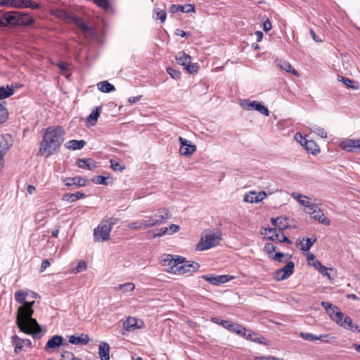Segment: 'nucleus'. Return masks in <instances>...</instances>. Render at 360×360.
Returning a JSON list of instances; mask_svg holds the SVG:
<instances>
[{"mask_svg": "<svg viewBox=\"0 0 360 360\" xmlns=\"http://www.w3.org/2000/svg\"><path fill=\"white\" fill-rule=\"evenodd\" d=\"M15 301L21 305L18 307L16 314L15 323L20 332L31 335L34 339H39L43 335L41 327L32 317L34 301L27 302V292L18 290L15 292Z\"/></svg>", "mask_w": 360, "mask_h": 360, "instance_id": "f257e3e1", "label": "nucleus"}, {"mask_svg": "<svg viewBox=\"0 0 360 360\" xmlns=\"http://www.w3.org/2000/svg\"><path fill=\"white\" fill-rule=\"evenodd\" d=\"M65 131L60 126H50L45 129L39 146V153L48 158L58 153L65 139Z\"/></svg>", "mask_w": 360, "mask_h": 360, "instance_id": "f03ea898", "label": "nucleus"}, {"mask_svg": "<svg viewBox=\"0 0 360 360\" xmlns=\"http://www.w3.org/2000/svg\"><path fill=\"white\" fill-rule=\"evenodd\" d=\"M0 18V27L8 26L28 27L34 22V18L27 13L17 11H3Z\"/></svg>", "mask_w": 360, "mask_h": 360, "instance_id": "7ed1b4c3", "label": "nucleus"}, {"mask_svg": "<svg viewBox=\"0 0 360 360\" xmlns=\"http://www.w3.org/2000/svg\"><path fill=\"white\" fill-rule=\"evenodd\" d=\"M171 218V214L169 211L166 208H160L158 210V212L146 219L147 224L148 228L153 227L155 226L161 225L166 223Z\"/></svg>", "mask_w": 360, "mask_h": 360, "instance_id": "20e7f679", "label": "nucleus"}, {"mask_svg": "<svg viewBox=\"0 0 360 360\" xmlns=\"http://www.w3.org/2000/svg\"><path fill=\"white\" fill-rule=\"evenodd\" d=\"M185 257L176 256L169 254H165L161 259V263L163 266L167 267L166 271L169 273L177 274L179 264L184 263Z\"/></svg>", "mask_w": 360, "mask_h": 360, "instance_id": "39448f33", "label": "nucleus"}, {"mask_svg": "<svg viewBox=\"0 0 360 360\" xmlns=\"http://www.w3.org/2000/svg\"><path fill=\"white\" fill-rule=\"evenodd\" d=\"M221 240L219 233L206 234L202 236L200 241L196 245V250H205L217 246Z\"/></svg>", "mask_w": 360, "mask_h": 360, "instance_id": "423d86ee", "label": "nucleus"}, {"mask_svg": "<svg viewBox=\"0 0 360 360\" xmlns=\"http://www.w3.org/2000/svg\"><path fill=\"white\" fill-rule=\"evenodd\" d=\"M110 226L101 221L94 230V237L96 242H104L110 239Z\"/></svg>", "mask_w": 360, "mask_h": 360, "instance_id": "0eeeda50", "label": "nucleus"}, {"mask_svg": "<svg viewBox=\"0 0 360 360\" xmlns=\"http://www.w3.org/2000/svg\"><path fill=\"white\" fill-rule=\"evenodd\" d=\"M321 305L325 309L329 317L336 323H339L341 318L344 317V314L340 308L330 302L322 301Z\"/></svg>", "mask_w": 360, "mask_h": 360, "instance_id": "6e6552de", "label": "nucleus"}, {"mask_svg": "<svg viewBox=\"0 0 360 360\" xmlns=\"http://www.w3.org/2000/svg\"><path fill=\"white\" fill-rule=\"evenodd\" d=\"M264 231H268L271 234L266 238L269 240L279 243H286L288 244H291L292 243L287 236L283 234V231H281V234H279V231L277 230L276 228H265Z\"/></svg>", "mask_w": 360, "mask_h": 360, "instance_id": "1a4fd4ad", "label": "nucleus"}, {"mask_svg": "<svg viewBox=\"0 0 360 360\" xmlns=\"http://www.w3.org/2000/svg\"><path fill=\"white\" fill-rule=\"evenodd\" d=\"M179 141L181 143L179 153L181 155L188 157L192 155L196 150V146L195 144H192L187 139L179 136Z\"/></svg>", "mask_w": 360, "mask_h": 360, "instance_id": "9d476101", "label": "nucleus"}, {"mask_svg": "<svg viewBox=\"0 0 360 360\" xmlns=\"http://www.w3.org/2000/svg\"><path fill=\"white\" fill-rule=\"evenodd\" d=\"M70 23L75 24L77 27H79L84 33L86 34L91 38L94 37L95 33L92 28H91L82 18L74 15L71 18Z\"/></svg>", "mask_w": 360, "mask_h": 360, "instance_id": "9b49d317", "label": "nucleus"}, {"mask_svg": "<svg viewBox=\"0 0 360 360\" xmlns=\"http://www.w3.org/2000/svg\"><path fill=\"white\" fill-rule=\"evenodd\" d=\"M295 264L290 261L281 269L276 270V278L277 281H283L289 278L294 271Z\"/></svg>", "mask_w": 360, "mask_h": 360, "instance_id": "f8f14e48", "label": "nucleus"}, {"mask_svg": "<svg viewBox=\"0 0 360 360\" xmlns=\"http://www.w3.org/2000/svg\"><path fill=\"white\" fill-rule=\"evenodd\" d=\"M200 268V264L193 261L184 260V263L179 264L177 274H184L197 271Z\"/></svg>", "mask_w": 360, "mask_h": 360, "instance_id": "ddd939ff", "label": "nucleus"}, {"mask_svg": "<svg viewBox=\"0 0 360 360\" xmlns=\"http://www.w3.org/2000/svg\"><path fill=\"white\" fill-rule=\"evenodd\" d=\"M340 147L350 153H360V139H346L341 142Z\"/></svg>", "mask_w": 360, "mask_h": 360, "instance_id": "4468645a", "label": "nucleus"}, {"mask_svg": "<svg viewBox=\"0 0 360 360\" xmlns=\"http://www.w3.org/2000/svg\"><path fill=\"white\" fill-rule=\"evenodd\" d=\"M220 323L224 328L229 330L231 332L235 333L238 335H245V332L246 331L245 328L237 323H233L231 321L226 320L221 321Z\"/></svg>", "mask_w": 360, "mask_h": 360, "instance_id": "2eb2a0df", "label": "nucleus"}, {"mask_svg": "<svg viewBox=\"0 0 360 360\" xmlns=\"http://www.w3.org/2000/svg\"><path fill=\"white\" fill-rule=\"evenodd\" d=\"M201 278L214 285L225 283L230 280L228 275L206 274L202 275Z\"/></svg>", "mask_w": 360, "mask_h": 360, "instance_id": "dca6fc26", "label": "nucleus"}, {"mask_svg": "<svg viewBox=\"0 0 360 360\" xmlns=\"http://www.w3.org/2000/svg\"><path fill=\"white\" fill-rule=\"evenodd\" d=\"M88 179L82 176L66 177L63 179L64 184L69 188L85 186Z\"/></svg>", "mask_w": 360, "mask_h": 360, "instance_id": "f3484780", "label": "nucleus"}, {"mask_svg": "<svg viewBox=\"0 0 360 360\" xmlns=\"http://www.w3.org/2000/svg\"><path fill=\"white\" fill-rule=\"evenodd\" d=\"M340 327L345 328V330H350L352 332H357L360 333L359 327L352 322V319L344 314V317L341 318L339 323H337Z\"/></svg>", "mask_w": 360, "mask_h": 360, "instance_id": "a211bd4d", "label": "nucleus"}, {"mask_svg": "<svg viewBox=\"0 0 360 360\" xmlns=\"http://www.w3.org/2000/svg\"><path fill=\"white\" fill-rule=\"evenodd\" d=\"M266 197L264 191L257 193L255 191L250 192L248 194L244 195L243 200L247 202L253 203L261 202Z\"/></svg>", "mask_w": 360, "mask_h": 360, "instance_id": "6ab92c4d", "label": "nucleus"}, {"mask_svg": "<svg viewBox=\"0 0 360 360\" xmlns=\"http://www.w3.org/2000/svg\"><path fill=\"white\" fill-rule=\"evenodd\" d=\"M245 109L248 110H257L265 116H269V115L268 108L257 101L248 103L247 105L245 106Z\"/></svg>", "mask_w": 360, "mask_h": 360, "instance_id": "aec40b11", "label": "nucleus"}, {"mask_svg": "<svg viewBox=\"0 0 360 360\" xmlns=\"http://www.w3.org/2000/svg\"><path fill=\"white\" fill-rule=\"evenodd\" d=\"M13 139L10 134L0 135V153L5 155L6 152L13 146Z\"/></svg>", "mask_w": 360, "mask_h": 360, "instance_id": "412c9836", "label": "nucleus"}, {"mask_svg": "<svg viewBox=\"0 0 360 360\" xmlns=\"http://www.w3.org/2000/svg\"><path fill=\"white\" fill-rule=\"evenodd\" d=\"M195 11V6L192 4H187L184 6L172 4L169 9V12L173 14L177 12L188 13H194Z\"/></svg>", "mask_w": 360, "mask_h": 360, "instance_id": "4be33fe9", "label": "nucleus"}, {"mask_svg": "<svg viewBox=\"0 0 360 360\" xmlns=\"http://www.w3.org/2000/svg\"><path fill=\"white\" fill-rule=\"evenodd\" d=\"M15 8H31L32 10L39 9L41 6L39 4L32 1V0H15Z\"/></svg>", "mask_w": 360, "mask_h": 360, "instance_id": "5701e85b", "label": "nucleus"}, {"mask_svg": "<svg viewBox=\"0 0 360 360\" xmlns=\"http://www.w3.org/2000/svg\"><path fill=\"white\" fill-rule=\"evenodd\" d=\"M299 137L304 139L303 146L309 153L315 155L320 151L319 146L314 141L307 140L302 134H300Z\"/></svg>", "mask_w": 360, "mask_h": 360, "instance_id": "b1692460", "label": "nucleus"}, {"mask_svg": "<svg viewBox=\"0 0 360 360\" xmlns=\"http://www.w3.org/2000/svg\"><path fill=\"white\" fill-rule=\"evenodd\" d=\"M63 338L61 335H56L48 340L45 345L44 349L48 351L50 349L57 348L63 344Z\"/></svg>", "mask_w": 360, "mask_h": 360, "instance_id": "393cba45", "label": "nucleus"}, {"mask_svg": "<svg viewBox=\"0 0 360 360\" xmlns=\"http://www.w3.org/2000/svg\"><path fill=\"white\" fill-rule=\"evenodd\" d=\"M271 222L274 228H276L279 231H282L288 227V219L286 217H279L277 218H271Z\"/></svg>", "mask_w": 360, "mask_h": 360, "instance_id": "a878e982", "label": "nucleus"}, {"mask_svg": "<svg viewBox=\"0 0 360 360\" xmlns=\"http://www.w3.org/2000/svg\"><path fill=\"white\" fill-rule=\"evenodd\" d=\"M310 215L312 217L313 219L315 220H318L319 223L329 226L330 224V219L326 217L322 210L319 208H318L316 210L311 212Z\"/></svg>", "mask_w": 360, "mask_h": 360, "instance_id": "bb28decb", "label": "nucleus"}, {"mask_svg": "<svg viewBox=\"0 0 360 360\" xmlns=\"http://www.w3.org/2000/svg\"><path fill=\"white\" fill-rule=\"evenodd\" d=\"M110 345L106 342H101L98 345V354L101 360H110Z\"/></svg>", "mask_w": 360, "mask_h": 360, "instance_id": "cd10ccee", "label": "nucleus"}, {"mask_svg": "<svg viewBox=\"0 0 360 360\" xmlns=\"http://www.w3.org/2000/svg\"><path fill=\"white\" fill-rule=\"evenodd\" d=\"M77 166L79 168L82 169H86L88 170H93L94 169L96 168V162L91 159H77Z\"/></svg>", "mask_w": 360, "mask_h": 360, "instance_id": "c85d7f7f", "label": "nucleus"}, {"mask_svg": "<svg viewBox=\"0 0 360 360\" xmlns=\"http://www.w3.org/2000/svg\"><path fill=\"white\" fill-rule=\"evenodd\" d=\"M89 341L90 338L87 334H82L81 336L74 335L69 336V342L72 345H86Z\"/></svg>", "mask_w": 360, "mask_h": 360, "instance_id": "c756f323", "label": "nucleus"}, {"mask_svg": "<svg viewBox=\"0 0 360 360\" xmlns=\"http://www.w3.org/2000/svg\"><path fill=\"white\" fill-rule=\"evenodd\" d=\"M102 111L101 106L96 107L91 114L86 117V123L90 126H94L98 120V118Z\"/></svg>", "mask_w": 360, "mask_h": 360, "instance_id": "7c9ffc66", "label": "nucleus"}, {"mask_svg": "<svg viewBox=\"0 0 360 360\" xmlns=\"http://www.w3.org/2000/svg\"><path fill=\"white\" fill-rule=\"evenodd\" d=\"M86 197V195L83 192H76L74 193H65L62 196V200L64 201H67L68 202H73L77 200L84 198Z\"/></svg>", "mask_w": 360, "mask_h": 360, "instance_id": "2f4dec72", "label": "nucleus"}, {"mask_svg": "<svg viewBox=\"0 0 360 360\" xmlns=\"http://www.w3.org/2000/svg\"><path fill=\"white\" fill-rule=\"evenodd\" d=\"M86 145L84 140H70L65 143V146L67 148L75 150H80Z\"/></svg>", "mask_w": 360, "mask_h": 360, "instance_id": "473e14b6", "label": "nucleus"}, {"mask_svg": "<svg viewBox=\"0 0 360 360\" xmlns=\"http://www.w3.org/2000/svg\"><path fill=\"white\" fill-rule=\"evenodd\" d=\"M316 237L314 236L311 238H307L306 239L303 238L302 240H300V249L302 251H308L311 247L316 243Z\"/></svg>", "mask_w": 360, "mask_h": 360, "instance_id": "72a5a7b5", "label": "nucleus"}, {"mask_svg": "<svg viewBox=\"0 0 360 360\" xmlns=\"http://www.w3.org/2000/svg\"><path fill=\"white\" fill-rule=\"evenodd\" d=\"M11 343L14 347L15 353L18 354L23 347L22 339L18 337L17 335H13L11 337Z\"/></svg>", "mask_w": 360, "mask_h": 360, "instance_id": "f704fd0d", "label": "nucleus"}, {"mask_svg": "<svg viewBox=\"0 0 360 360\" xmlns=\"http://www.w3.org/2000/svg\"><path fill=\"white\" fill-rule=\"evenodd\" d=\"M55 15L64 21H65L68 23H70L71 18L73 17L74 15L67 12L66 11L63 9H58L55 11Z\"/></svg>", "mask_w": 360, "mask_h": 360, "instance_id": "c9c22d12", "label": "nucleus"}, {"mask_svg": "<svg viewBox=\"0 0 360 360\" xmlns=\"http://www.w3.org/2000/svg\"><path fill=\"white\" fill-rule=\"evenodd\" d=\"M97 86L98 90L104 93H109L115 90V86L108 81L100 82Z\"/></svg>", "mask_w": 360, "mask_h": 360, "instance_id": "e433bc0d", "label": "nucleus"}, {"mask_svg": "<svg viewBox=\"0 0 360 360\" xmlns=\"http://www.w3.org/2000/svg\"><path fill=\"white\" fill-rule=\"evenodd\" d=\"M124 328L128 331H132L134 329L140 328L141 326L137 325V319L135 318H128L124 323Z\"/></svg>", "mask_w": 360, "mask_h": 360, "instance_id": "4c0bfd02", "label": "nucleus"}, {"mask_svg": "<svg viewBox=\"0 0 360 360\" xmlns=\"http://www.w3.org/2000/svg\"><path fill=\"white\" fill-rule=\"evenodd\" d=\"M176 60L179 65L185 67L188 63H191V58L189 55L180 52L179 55L176 56Z\"/></svg>", "mask_w": 360, "mask_h": 360, "instance_id": "58836bf2", "label": "nucleus"}, {"mask_svg": "<svg viewBox=\"0 0 360 360\" xmlns=\"http://www.w3.org/2000/svg\"><path fill=\"white\" fill-rule=\"evenodd\" d=\"M146 224H147L146 219H145V220L133 221V222L129 224L127 226L129 229H134V230H139L141 229H146L148 228V226H146Z\"/></svg>", "mask_w": 360, "mask_h": 360, "instance_id": "ea45409f", "label": "nucleus"}, {"mask_svg": "<svg viewBox=\"0 0 360 360\" xmlns=\"http://www.w3.org/2000/svg\"><path fill=\"white\" fill-rule=\"evenodd\" d=\"M338 77L340 78L339 81L342 82L347 87L353 90H356L359 89V86L355 85L356 82L354 80L341 76H339Z\"/></svg>", "mask_w": 360, "mask_h": 360, "instance_id": "a19ab883", "label": "nucleus"}, {"mask_svg": "<svg viewBox=\"0 0 360 360\" xmlns=\"http://www.w3.org/2000/svg\"><path fill=\"white\" fill-rule=\"evenodd\" d=\"M134 288H135L134 284L131 282L125 283L124 284H121V285H119L115 287V290H120L124 293L131 292V291L134 290Z\"/></svg>", "mask_w": 360, "mask_h": 360, "instance_id": "79ce46f5", "label": "nucleus"}, {"mask_svg": "<svg viewBox=\"0 0 360 360\" xmlns=\"http://www.w3.org/2000/svg\"><path fill=\"white\" fill-rule=\"evenodd\" d=\"M292 198L295 199H297L298 202L304 207H310L309 202L308 200H305L302 198H309L307 196L297 193H292Z\"/></svg>", "mask_w": 360, "mask_h": 360, "instance_id": "37998d69", "label": "nucleus"}, {"mask_svg": "<svg viewBox=\"0 0 360 360\" xmlns=\"http://www.w3.org/2000/svg\"><path fill=\"white\" fill-rule=\"evenodd\" d=\"M279 66L282 70H285L288 72H292L295 75H298V72L292 68L291 65L288 62L280 61Z\"/></svg>", "mask_w": 360, "mask_h": 360, "instance_id": "c03bdc74", "label": "nucleus"}, {"mask_svg": "<svg viewBox=\"0 0 360 360\" xmlns=\"http://www.w3.org/2000/svg\"><path fill=\"white\" fill-rule=\"evenodd\" d=\"M13 89L12 88H10L8 86H7L6 88L4 86L0 87V99L8 98L10 96L13 95Z\"/></svg>", "mask_w": 360, "mask_h": 360, "instance_id": "a18cd8bd", "label": "nucleus"}, {"mask_svg": "<svg viewBox=\"0 0 360 360\" xmlns=\"http://www.w3.org/2000/svg\"><path fill=\"white\" fill-rule=\"evenodd\" d=\"M155 19L160 20L161 22H164L167 18V13L163 9L155 8Z\"/></svg>", "mask_w": 360, "mask_h": 360, "instance_id": "49530a36", "label": "nucleus"}, {"mask_svg": "<svg viewBox=\"0 0 360 360\" xmlns=\"http://www.w3.org/2000/svg\"><path fill=\"white\" fill-rule=\"evenodd\" d=\"M93 1L96 6L105 11H108L110 7V4L108 0H93Z\"/></svg>", "mask_w": 360, "mask_h": 360, "instance_id": "de8ad7c7", "label": "nucleus"}, {"mask_svg": "<svg viewBox=\"0 0 360 360\" xmlns=\"http://www.w3.org/2000/svg\"><path fill=\"white\" fill-rule=\"evenodd\" d=\"M167 72L171 76L172 78L178 80L181 77V72L179 70H174L172 68H167Z\"/></svg>", "mask_w": 360, "mask_h": 360, "instance_id": "09e8293b", "label": "nucleus"}, {"mask_svg": "<svg viewBox=\"0 0 360 360\" xmlns=\"http://www.w3.org/2000/svg\"><path fill=\"white\" fill-rule=\"evenodd\" d=\"M8 116L7 109L0 105V124L5 122Z\"/></svg>", "mask_w": 360, "mask_h": 360, "instance_id": "8fccbe9b", "label": "nucleus"}, {"mask_svg": "<svg viewBox=\"0 0 360 360\" xmlns=\"http://www.w3.org/2000/svg\"><path fill=\"white\" fill-rule=\"evenodd\" d=\"M86 268H87V265H86V262L81 260L78 262L76 268H75L72 270V272L73 273H79V272H82V271L86 270Z\"/></svg>", "mask_w": 360, "mask_h": 360, "instance_id": "3c124183", "label": "nucleus"}, {"mask_svg": "<svg viewBox=\"0 0 360 360\" xmlns=\"http://www.w3.org/2000/svg\"><path fill=\"white\" fill-rule=\"evenodd\" d=\"M94 183L102 185H108L107 178L102 175H98L92 179Z\"/></svg>", "mask_w": 360, "mask_h": 360, "instance_id": "603ef678", "label": "nucleus"}, {"mask_svg": "<svg viewBox=\"0 0 360 360\" xmlns=\"http://www.w3.org/2000/svg\"><path fill=\"white\" fill-rule=\"evenodd\" d=\"M110 167L114 171L122 172L125 168L124 166L121 165L119 162H117V161H115L114 160H110Z\"/></svg>", "mask_w": 360, "mask_h": 360, "instance_id": "864d4df0", "label": "nucleus"}, {"mask_svg": "<svg viewBox=\"0 0 360 360\" xmlns=\"http://www.w3.org/2000/svg\"><path fill=\"white\" fill-rule=\"evenodd\" d=\"M167 233V229L166 227H163V228H161L160 229H159L158 232L155 233L148 237L150 239H154L158 237H161Z\"/></svg>", "mask_w": 360, "mask_h": 360, "instance_id": "5fc2aeb1", "label": "nucleus"}, {"mask_svg": "<svg viewBox=\"0 0 360 360\" xmlns=\"http://www.w3.org/2000/svg\"><path fill=\"white\" fill-rule=\"evenodd\" d=\"M276 250V247L271 243H267L264 245V250L266 252L270 255V254H272L274 252H275Z\"/></svg>", "mask_w": 360, "mask_h": 360, "instance_id": "6e6d98bb", "label": "nucleus"}, {"mask_svg": "<svg viewBox=\"0 0 360 360\" xmlns=\"http://www.w3.org/2000/svg\"><path fill=\"white\" fill-rule=\"evenodd\" d=\"M15 0H1L0 6L15 8Z\"/></svg>", "mask_w": 360, "mask_h": 360, "instance_id": "4d7b16f0", "label": "nucleus"}, {"mask_svg": "<svg viewBox=\"0 0 360 360\" xmlns=\"http://www.w3.org/2000/svg\"><path fill=\"white\" fill-rule=\"evenodd\" d=\"M185 69L188 72L193 74L198 72V68L196 64L188 63L185 66Z\"/></svg>", "mask_w": 360, "mask_h": 360, "instance_id": "13d9d810", "label": "nucleus"}, {"mask_svg": "<svg viewBox=\"0 0 360 360\" xmlns=\"http://www.w3.org/2000/svg\"><path fill=\"white\" fill-rule=\"evenodd\" d=\"M300 337H302L304 340L309 341H313L316 340V335L309 333H301Z\"/></svg>", "mask_w": 360, "mask_h": 360, "instance_id": "bf43d9fd", "label": "nucleus"}, {"mask_svg": "<svg viewBox=\"0 0 360 360\" xmlns=\"http://www.w3.org/2000/svg\"><path fill=\"white\" fill-rule=\"evenodd\" d=\"M323 268H324V269H321L319 271L320 274L322 276H326L328 279L332 280L330 274L328 273V271L329 270L330 271H333V268H328V267H326L325 266H323Z\"/></svg>", "mask_w": 360, "mask_h": 360, "instance_id": "052dcab7", "label": "nucleus"}, {"mask_svg": "<svg viewBox=\"0 0 360 360\" xmlns=\"http://www.w3.org/2000/svg\"><path fill=\"white\" fill-rule=\"evenodd\" d=\"M167 229V233L172 234L174 233L177 232L179 230V226L176 224H171L169 227H166Z\"/></svg>", "mask_w": 360, "mask_h": 360, "instance_id": "680f3d73", "label": "nucleus"}, {"mask_svg": "<svg viewBox=\"0 0 360 360\" xmlns=\"http://www.w3.org/2000/svg\"><path fill=\"white\" fill-rule=\"evenodd\" d=\"M314 131L317 135H319L321 138L327 137V132L325 131L324 129L321 127H317Z\"/></svg>", "mask_w": 360, "mask_h": 360, "instance_id": "e2e57ef3", "label": "nucleus"}, {"mask_svg": "<svg viewBox=\"0 0 360 360\" xmlns=\"http://www.w3.org/2000/svg\"><path fill=\"white\" fill-rule=\"evenodd\" d=\"M105 224H107L110 226V229H112V226L118 222V219L115 217H110L106 221H103Z\"/></svg>", "mask_w": 360, "mask_h": 360, "instance_id": "0e129e2a", "label": "nucleus"}, {"mask_svg": "<svg viewBox=\"0 0 360 360\" xmlns=\"http://www.w3.org/2000/svg\"><path fill=\"white\" fill-rule=\"evenodd\" d=\"M257 334L251 331V330H247L245 332V335H242L248 340H252L253 336H257Z\"/></svg>", "mask_w": 360, "mask_h": 360, "instance_id": "69168bd1", "label": "nucleus"}, {"mask_svg": "<svg viewBox=\"0 0 360 360\" xmlns=\"http://www.w3.org/2000/svg\"><path fill=\"white\" fill-rule=\"evenodd\" d=\"M175 34L181 36V37H188L191 35L190 32H186L181 29H176L175 30Z\"/></svg>", "mask_w": 360, "mask_h": 360, "instance_id": "338daca9", "label": "nucleus"}, {"mask_svg": "<svg viewBox=\"0 0 360 360\" xmlns=\"http://www.w3.org/2000/svg\"><path fill=\"white\" fill-rule=\"evenodd\" d=\"M272 28V26H271V22H270V20L269 19H266L264 22H263V30L264 32H268Z\"/></svg>", "mask_w": 360, "mask_h": 360, "instance_id": "774afa93", "label": "nucleus"}]
</instances>
